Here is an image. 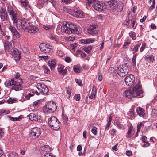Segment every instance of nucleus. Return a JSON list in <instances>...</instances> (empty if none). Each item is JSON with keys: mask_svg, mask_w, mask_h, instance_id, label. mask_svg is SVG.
I'll return each instance as SVG.
<instances>
[{"mask_svg": "<svg viewBox=\"0 0 157 157\" xmlns=\"http://www.w3.org/2000/svg\"><path fill=\"white\" fill-rule=\"evenodd\" d=\"M112 120V117L111 116H110L109 118L108 119L107 123L106 124L105 129H107L108 128L110 125L111 121Z\"/></svg>", "mask_w": 157, "mask_h": 157, "instance_id": "36", "label": "nucleus"}, {"mask_svg": "<svg viewBox=\"0 0 157 157\" xmlns=\"http://www.w3.org/2000/svg\"><path fill=\"white\" fill-rule=\"evenodd\" d=\"M44 111L46 113H52L55 111H53L52 110H51V108L49 107L47 104H46L44 108Z\"/></svg>", "mask_w": 157, "mask_h": 157, "instance_id": "27", "label": "nucleus"}, {"mask_svg": "<svg viewBox=\"0 0 157 157\" xmlns=\"http://www.w3.org/2000/svg\"><path fill=\"white\" fill-rule=\"evenodd\" d=\"M40 102V100H38L35 101L33 103V106L34 107L37 106L39 104Z\"/></svg>", "mask_w": 157, "mask_h": 157, "instance_id": "52", "label": "nucleus"}, {"mask_svg": "<svg viewBox=\"0 0 157 157\" xmlns=\"http://www.w3.org/2000/svg\"><path fill=\"white\" fill-rule=\"evenodd\" d=\"M97 89L96 87L94 85H93V86L92 90V91L91 94L89 96V98L92 99L95 98L96 94Z\"/></svg>", "mask_w": 157, "mask_h": 157, "instance_id": "24", "label": "nucleus"}, {"mask_svg": "<svg viewBox=\"0 0 157 157\" xmlns=\"http://www.w3.org/2000/svg\"><path fill=\"white\" fill-rule=\"evenodd\" d=\"M136 112L140 116L143 117L144 116V109L141 107H139L137 109Z\"/></svg>", "mask_w": 157, "mask_h": 157, "instance_id": "26", "label": "nucleus"}, {"mask_svg": "<svg viewBox=\"0 0 157 157\" xmlns=\"http://www.w3.org/2000/svg\"><path fill=\"white\" fill-rule=\"evenodd\" d=\"M0 17L2 21H7L9 19L6 10L3 8H0Z\"/></svg>", "mask_w": 157, "mask_h": 157, "instance_id": "8", "label": "nucleus"}, {"mask_svg": "<svg viewBox=\"0 0 157 157\" xmlns=\"http://www.w3.org/2000/svg\"><path fill=\"white\" fill-rule=\"evenodd\" d=\"M39 48L40 50L44 52L48 53L52 51V46L49 44L46 43H41Z\"/></svg>", "mask_w": 157, "mask_h": 157, "instance_id": "7", "label": "nucleus"}, {"mask_svg": "<svg viewBox=\"0 0 157 157\" xmlns=\"http://www.w3.org/2000/svg\"><path fill=\"white\" fill-rule=\"evenodd\" d=\"M76 82L77 83L79 86H82V84L81 82V80L78 79H75Z\"/></svg>", "mask_w": 157, "mask_h": 157, "instance_id": "55", "label": "nucleus"}, {"mask_svg": "<svg viewBox=\"0 0 157 157\" xmlns=\"http://www.w3.org/2000/svg\"><path fill=\"white\" fill-rule=\"evenodd\" d=\"M72 16L77 18H82L85 17V13L80 10H74Z\"/></svg>", "mask_w": 157, "mask_h": 157, "instance_id": "13", "label": "nucleus"}, {"mask_svg": "<svg viewBox=\"0 0 157 157\" xmlns=\"http://www.w3.org/2000/svg\"><path fill=\"white\" fill-rule=\"evenodd\" d=\"M41 134V132L39 128L37 127L33 128L31 130V136L33 138H37Z\"/></svg>", "mask_w": 157, "mask_h": 157, "instance_id": "12", "label": "nucleus"}, {"mask_svg": "<svg viewBox=\"0 0 157 157\" xmlns=\"http://www.w3.org/2000/svg\"><path fill=\"white\" fill-rule=\"evenodd\" d=\"M48 123L51 128L55 130H59L61 126L60 122L55 117H52L49 118L48 119Z\"/></svg>", "mask_w": 157, "mask_h": 157, "instance_id": "4", "label": "nucleus"}, {"mask_svg": "<svg viewBox=\"0 0 157 157\" xmlns=\"http://www.w3.org/2000/svg\"><path fill=\"white\" fill-rule=\"evenodd\" d=\"M63 121L64 123L66 124L68 121V118L66 115H63L62 117Z\"/></svg>", "mask_w": 157, "mask_h": 157, "instance_id": "46", "label": "nucleus"}, {"mask_svg": "<svg viewBox=\"0 0 157 157\" xmlns=\"http://www.w3.org/2000/svg\"><path fill=\"white\" fill-rule=\"evenodd\" d=\"M142 93L140 85L137 84L132 90H128L125 91L124 95L128 98L131 99L132 97H136L140 96Z\"/></svg>", "mask_w": 157, "mask_h": 157, "instance_id": "2", "label": "nucleus"}, {"mask_svg": "<svg viewBox=\"0 0 157 157\" xmlns=\"http://www.w3.org/2000/svg\"><path fill=\"white\" fill-rule=\"evenodd\" d=\"M140 44L138 43L134 46V48H133V54H134L136 52L138 51V48L140 46Z\"/></svg>", "mask_w": 157, "mask_h": 157, "instance_id": "37", "label": "nucleus"}, {"mask_svg": "<svg viewBox=\"0 0 157 157\" xmlns=\"http://www.w3.org/2000/svg\"><path fill=\"white\" fill-rule=\"evenodd\" d=\"M44 157H55V156L52 153L49 152H47L45 153L44 154Z\"/></svg>", "mask_w": 157, "mask_h": 157, "instance_id": "44", "label": "nucleus"}, {"mask_svg": "<svg viewBox=\"0 0 157 157\" xmlns=\"http://www.w3.org/2000/svg\"><path fill=\"white\" fill-rule=\"evenodd\" d=\"M130 41H127L125 42L123 45V47L124 48H126L128 47L129 44H130Z\"/></svg>", "mask_w": 157, "mask_h": 157, "instance_id": "56", "label": "nucleus"}, {"mask_svg": "<svg viewBox=\"0 0 157 157\" xmlns=\"http://www.w3.org/2000/svg\"><path fill=\"white\" fill-rule=\"evenodd\" d=\"M94 41V39H82L81 40V42L82 43L88 44L90 43H93Z\"/></svg>", "mask_w": 157, "mask_h": 157, "instance_id": "28", "label": "nucleus"}, {"mask_svg": "<svg viewBox=\"0 0 157 157\" xmlns=\"http://www.w3.org/2000/svg\"><path fill=\"white\" fill-rule=\"evenodd\" d=\"M98 0H86L87 3L89 5L92 4H93L96 2H98Z\"/></svg>", "mask_w": 157, "mask_h": 157, "instance_id": "45", "label": "nucleus"}, {"mask_svg": "<svg viewBox=\"0 0 157 157\" xmlns=\"http://www.w3.org/2000/svg\"><path fill=\"white\" fill-rule=\"evenodd\" d=\"M29 119L32 120H34L38 122H40L42 121L41 117L39 115H36L33 113H31L28 116Z\"/></svg>", "mask_w": 157, "mask_h": 157, "instance_id": "16", "label": "nucleus"}, {"mask_svg": "<svg viewBox=\"0 0 157 157\" xmlns=\"http://www.w3.org/2000/svg\"><path fill=\"white\" fill-rule=\"evenodd\" d=\"M9 85H14L16 86H20V84L19 82H17L16 81L14 80L13 78L12 79L10 82Z\"/></svg>", "mask_w": 157, "mask_h": 157, "instance_id": "29", "label": "nucleus"}, {"mask_svg": "<svg viewBox=\"0 0 157 157\" xmlns=\"http://www.w3.org/2000/svg\"><path fill=\"white\" fill-rule=\"evenodd\" d=\"M70 29L71 32L70 33H77L78 29V27L77 26L72 23H70Z\"/></svg>", "mask_w": 157, "mask_h": 157, "instance_id": "19", "label": "nucleus"}, {"mask_svg": "<svg viewBox=\"0 0 157 157\" xmlns=\"http://www.w3.org/2000/svg\"><path fill=\"white\" fill-rule=\"evenodd\" d=\"M20 86H13L12 87V89L16 91L19 90L20 88Z\"/></svg>", "mask_w": 157, "mask_h": 157, "instance_id": "61", "label": "nucleus"}, {"mask_svg": "<svg viewBox=\"0 0 157 157\" xmlns=\"http://www.w3.org/2000/svg\"><path fill=\"white\" fill-rule=\"evenodd\" d=\"M57 55L60 57H62L64 55V53L61 50H58L57 51Z\"/></svg>", "mask_w": 157, "mask_h": 157, "instance_id": "47", "label": "nucleus"}, {"mask_svg": "<svg viewBox=\"0 0 157 157\" xmlns=\"http://www.w3.org/2000/svg\"><path fill=\"white\" fill-rule=\"evenodd\" d=\"M107 7L113 12H121L123 10V7L121 6H119L118 7L117 2L115 0H111L109 1L107 5Z\"/></svg>", "mask_w": 157, "mask_h": 157, "instance_id": "5", "label": "nucleus"}, {"mask_svg": "<svg viewBox=\"0 0 157 157\" xmlns=\"http://www.w3.org/2000/svg\"><path fill=\"white\" fill-rule=\"evenodd\" d=\"M12 34L16 38H19L20 37L21 35L17 30L14 33H12Z\"/></svg>", "mask_w": 157, "mask_h": 157, "instance_id": "34", "label": "nucleus"}, {"mask_svg": "<svg viewBox=\"0 0 157 157\" xmlns=\"http://www.w3.org/2000/svg\"><path fill=\"white\" fill-rule=\"evenodd\" d=\"M92 132L95 135L97 134V128L96 127H93L91 130Z\"/></svg>", "mask_w": 157, "mask_h": 157, "instance_id": "51", "label": "nucleus"}, {"mask_svg": "<svg viewBox=\"0 0 157 157\" xmlns=\"http://www.w3.org/2000/svg\"><path fill=\"white\" fill-rule=\"evenodd\" d=\"M36 88L42 94L46 95L49 91L48 88L44 84L38 83L37 85Z\"/></svg>", "mask_w": 157, "mask_h": 157, "instance_id": "6", "label": "nucleus"}, {"mask_svg": "<svg viewBox=\"0 0 157 157\" xmlns=\"http://www.w3.org/2000/svg\"><path fill=\"white\" fill-rule=\"evenodd\" d=\"M4 131L3 129L0 128V138H2L3 136Z\"/></svg>", "mask_w": 157, "mask_h": 157, "instance_id": "57", "label": "nucleus"}, {"mask_svg": "<svg viewBox=\"0 0 157 157\" xmlns=\"http://www.w3.org/2000/svg\"><path fill=\"white\" fill-rule=\"evenodd\" d=\"M63 10L72 16L74 10H71L69 7H65L63 8Z\"/></svg>", "mask_w": 157, "mask_h": 157, "instance_id": "30", "label": "nucleus"}, {"mask_svg": "<svg viewBox=\"0 0 157 157\" xmlns=\"http://www.w3.org/2000/svg\"><path fill=\"white\" fill-rule=\"evenodd\" d=\"M58 70L59 73L62 75L66 74L67 72V70L65 68V67L62 65H60L58 66Z\"/></svg>", "mask_w": 157, "mask_h": 157, "instance_id": "20", "label": "nucleus"}, {"mask_svg": "<svg viewBox=\"0 0 157 157\" xmlns=\"http://www.w3.org/2000/svg\"><path fill=\"white\" fill-rule=\"evenodd\" d=\"M9 157H18V156L16 153L14 152L10 153L9 155Z\"/></svg>", "mask_w": 157, "mask_h": 157, "instance_id": "49", "label": "nucleus"}, {"mask_svg": "<svg viewBox=\"0 0 157 157\" xmlns=\"http://www.w3.org/2000/svg\"><path fill=\"white\" fill-rule=\"evenodd\" d=\"M116 125L117 127L120 129H124V128L123 126L122 125L120 124L119 123H116Z\"/></svg>", "mask_w": 157, "mask_h": 157, "instance_id": "59", "label": "nucleus"}, {"mask_svg": "<svg viewBox=\"0 0 157 157\" xmlns=\"http://www.w3.org/2000/svg\"><path fill=\"white\" fill-rule=\"evenodd\" d=\"M70 24L69 23L64 21L62 23L61 26V30L62 32H65L66 33H70L71 31L70 29Z\"/></svg>", "mask_w": 157, "mask_h": 157, "instance_id": "10", "label": "nucleus"}, {"mask_svg": "<svg viewBox=\"0 0 157 157\" xmlns=\"http://www.w3.org/2000/svg\"><path fill=\"white\" fill-rule=\"evenodd\" d=\"M152 116L154 117L157 116V110L153 109L152 111Z\"/></svg>", "mask_w": 157, "mask_h": 157, "instance_id": "43", "label": "nucleus"}, {"mask_svg": "<svg viewBox=\"0 0 157 157\" xmlns=\"http://www.w3.org/2000/svg\"><path fill=\"white\" fill-rule=\"evenodd\" d=\"M134 133V132L133 128L132 126H131L128 130L125 136L127 138H130L133 135Z\"/></svg>", "mask_w": 157, "mask_h": 157, "instance_id": "22", "label": "nucleus"}, {"mask_svg": "<svg viewBox=\"0 0 157 157\" xmlns=\"http://www.w3.org/2000/svg\"><path fill=\"white\" fill-rule=\"evenodd\" d=\"M9 29L11 32L12 33H14L17 30L15 27L14 26L12 25L10 26Z\"/></svg>", "mask_w": 157, "mask_h": 157, "instance_id": "40", "label": "nucleus"}, {"mask_svg": "<svg viewBox=\"0 0 157 157\" xmlns=\"http://www.w3.org/2000/svg\"><path fill=\"white\" fill-rule=\"evenodd\" d=\"M17 101V100L16 99L10 98L9 99L7 100V101L8 103L12 104L15 102Z\"/></svg>", "mask_w": 157, "mask_h": 157, "instance_id": "39", "label": "nucleus"}, {"mask_svg": "<svg viewBox=\"0 0 157 157\" xmlns=\"http://www.w3.org/2000/svg\"><path fill=\"white\" fill-rule=\"evenodd\" d=\"M92 49V47L91 46H86L83 48L84 50L87 53H89L90 52Z\"/></svg>", "mask_w": 157, "mask_h": 157, "instance_id": "33", "label": "nucleus"}, {"mask_svg": "<svg viewBox=\"0 0 157 157\" xmlns=\"http://www.w3.org/2000/svg\"><path fill=\"white\" fill-rule=\"evenodd\" d=\"M144 143V144L142 145V147H148L150 145V144L148 142H146Z\"/></svg>", "mask_w": 157, "mask_h": 157, "instance_id": "63", "label": "nucleus"}, {"mask_svg": "<svg viewBox=\"0 0 157 157\" xmlns=\"http://www.w3.org/2000/svg\"><path fill=\"white\" fill-rule=\"evenodd\" d=\"M12 57L14 58L16 61L19 60L21 57L20 53L16 49H11L10 52Z\"/></svg>", "mask_w": 157, "mask_h": 157, "instance_id": "11", "label": "nucleus"}, {"mask_svg": "<svg viewBox=\"0 0 157 157\" xmlns=\"http://www.w3.org/2000/svg\"><path fill=\"white\" fill-rule=\"evenodd\" d=\"M143 126V124L142 122H140L137 126V131H140L141 127Z\"/></svg>", "mask_w": 157, "mask_h": 157, "instance_id": "54", "label": "nucleus"}, {"mask_svg": "<svg viewBox=\"0 0 157 157\" xmlns=\"http://www.w3.org/2000/svg\"><path fill=\"white\" fill-rule=\"evenodd\" d=\"M135 79L134 75L132 74L128 75L125 78V81L126 85L128 86H132L135 81Z\"/></svg>", "mask_w": 157, "mask_h": 157, "instance_id": "9", "label": "nucleus"}, {"mask_svg": "<svg viewBox=\"0 0 157 157\" xmlns=\"http://www.w3.org/2000/svg\"><path fill=\"white\" fill-rule=\"evenodd\" d=\"M49 107L51 108V110L53 111H55L57 107L56 104L52 101H50L46 104Z\"/></svg>", "mask_w": 157, "mask_h": 157, "instance_id": "23", "label": "nucleus"}, {"mask_svg": "<svg viewBox=\"0 0 157 157\" xmlns=\"http://www.w3.org/2000/svg\"><path fill=\"white\" fill-rule=\"evenodd\" d=\"M98 79L100 81H101L102 80L103 77L102 74L101 73H99L98 75Z\"/></svg>", "mask_w": 157, "mask_h": 157, "instance_id": "58", "label": "nucleus"}, {"mask_svg": "<svg viewBox=\"0 0 157 157\" xmlns=\"http://www.w3.org/2000/svg\"><path fill=\"white\" fill-rule=\"evenodd\" d=\"M21 5L26 9H29L30 8V6L27 0H20Z\"/></svg>", "mask_w": 157, "mask_h": 157, "instance_id": "18", "label": "nucleus"}, {"mask_svg": "<svg viewBox=\"0 0 157 157\" xmlns=\"http://www.w3.org/2000/svg\"><path fill=\"white\" fill-rule=\"evenodd\" d=\"M129 35L132 38V39L134 40L136 39V38L135 36V33L131 32L129 33Z\"/></svg>", "mask_w": 157, "mask_h": 157, "instance_id": "48", "label": "nucleus"}, {"mask_svg": "<svg viewBox=\"0 0 157 157\" xmlns=\"http://www.w3.org/2000/svg\"><path fill=\"white\" fill-rule=\"evenodd\" d=\"M146 45V44L145 43H143L142 44V45L141 47L140 48V52H142L144 49L145 46Z\"/></svg>", "mask_w": 157, "mask_h": 157, "instance_id": "50", "label": "nucleus"}, {"mask_svg": "<svg viewBox=\"0 0 157 157\" xmlns=\"http://www.w3.org/2000/svg\"><path fill=\"white\" fill-rule=\"evenodd\" d=\"M4 47L5 51L6 53H9L10 52L11 49L10 44L9 42H5L4 44Z\"/></svg>", "mask_w": 157, "mask_h": 157, "instance_id": "21", "label": "nucleus"}, {"mask_svg": "<svg viewBox=\"0 0 157 157\" xmlns=\"http://www.w3.org/2000/svg\"><path fill=\"white\" fill-rule=\"evenodd\" d=\"M111 70H113L115 73H117L120 76L123 77L125 76L129 72V69L127 64H124V66L121 68L119 67H111Z\"/></svg>", "mask_w": 157, "mask_h": 157, "instance_id": "3", "label": "nucleus"}, {"mask_svg": "<svg viewBox=\"0 0 157 157\" xmlns=\"http://www.w3.org/2000/svg\"><path fill=\"white\" fill-rule=\"evenodd\" d=\"M22 116L20 115L18 117L14 118L12 117H10L9 118L10 120L12 121H20L22 118Z\"/></svg>", "mask_w": 157, "mask_h": 157, "instance_id": "32", "label": "nucleus"}, {"mask_svg": "<svg viewBox=\"0 0 157 157\" xmlns=\"http://www.w3.org/2000/svg\"><path fill=\"white\" fill-rule=\"evenodd\" d=\"M74 98L76 99L77 101H79L80 99V95L79 94L75 95Z\"/></svg>", "mask_w": 157, "mask_h": 157, "instance_id": "62", "label": "nucleus"}, {"mask_svg": "<svg viewBox=\"0 0 157 157\" xmlns=\"http://www.w3.org/2000/svg\"><path fill=\"white\" fill-rule=\"evenodd\" d=\"M76 53L78 55L80 54L81 56L83 57H85L86 55V54L84 52L79 50L77 51Z\"/></svg>", "mask_w": 157, "mask_h": 157, "instance_id": "38", "label": "nucleus"}, {"mask_svg": "<svg viewBox=\"0 0 157 157\" xmlns=\"http://www.w3.org/2000/svg\"><path fill=\"white\" fill-rule=\"evenodd\" d=\"M87 30L88 33L91 35L97 34L98 32V28L94 25H90Z\"/></svg>", "mask_w": 157, "mask_h": 157, "instance_id": "15", "label": "nucleus"}, {"mask_svg": "<svg viewBox=\"0 0 157 157\" xmlns=\"http://www.w3.org/2000/svg\"><path fill=\"white\" fill-rule=\"evenodd\" d=\"M93 7L96 10L101 11L103 9V3L100 1L96 2L92 5Z\"/></svg>", "mask_w": 157, "mask_h": 157, "instance_id": "14", "label": "nucleus"}, {"mask_svg": "<svg viewBox=\"0 0 157 157\" xmlns=\"http://www.w3.org/2000/svg\"><path fill=\"white\" fill-rule=\"evenodd\" d=\"M33 96L34 94H32L30 93H29L28 95L25 96V98L27 100H29L30 99V97Z\"/></svg>", "mask_w": 157, "mask_h": 157, "instance_id": "53", "label": "nucleus"}, {"mask_svg": "<svg viewBox=\"0 0 157 157\" xmlns=\"http://www.w3.org/2000/svg\"><path fill=\"white\" fill-rule=\"evenodd\" d=\"M126 155L128 156H130L132 154V152L131 151H128L126 152Z\"/></svg>", "mask_w": 157, "mask_h": 157, "instance_id": "64", "label": "nucleus"}, {"mask_svg": "<svg viewBox=\"0 0 157 157\" xmlns=\"http://www.w3.org/2000/svg\"><path fill=\"white\" fill-rule=\"evenodd\" d=\"M7 6V12L13 23L16 25L18 30L26 31L30 25L28 21L25 19H20L17 11L11 5H8Z\"/></svg>", "mask_w": 157, "mask_h": 157, "instance_id": "1", "label": "nucleus"}, {"mask_svg": "<svg viewBox=\"0 0 157 157\" xmlns=\"http://www.w3.org/2000/svg\"><path fill=\"white\" fill-rule=\"evenodd\" d=\"M38 30V29L36 26L31 25H30L26 31L30 33H35Z\"/></svg>", "mask_w": 157, "mask_h": 157, "instance_id": "17", "label": "nucleus"}, {"mask_svg": "<svg viewBox=\"0 0 157 157\" xmlns=\"http://www.w3.org/2000/svg\"><path fill=\"white\" fill-rule=\"evenodd\" d=\"M147 60L150 62H153L154 61V56L151 55H147L146 56Z\"/></svg>", "mask_w": 157, "mask_h": 157, "instance_id": "31", "label": "nucleus"}, {"mask_svg": "<svg viewBox=\"0 0 157 157\" xmlns=\"http://www.w3.org/2000/svg\"><path fill=\"white\" fill-rule=\"evenodd\" d=\"M43 149L46 153H47L48 151H50V147L48 145H45L43 147Z\"/></svg>", "mask_w": 157, "mask_h": 157, "instance_id": "42", "label": "nucleus"}, {"mask_svg": "<svg viewBox=\"0 0 157 157\" xmlns=\"http://www.w3.org/2000/svg\"><path fill=\"white\" fill-rule=\"evenodd\" d=\"M43 68L44 71V72L46 74H49L50 72V71L49 69L46 66H43Z\"/></svg>", "mask_w": 157, "mask_h": 157, "instance_id": "41", "label": "nucleus"}, {"mask_svg": "<svg viewBox=\"0 0 157 157\" xmlns=\"http://www.w3.org/2000/svg\"><path fill=\"white\" fill-rule=\"evenodd\" d=\"M73 69L74 72L76 73H79L81 71L80 67L77 65H75Z\"/></svg>", "mask_w": 157, "mask_h": 157, "instance_id": "35", "label": "nucleus"}, {"mask_svg": "<svg viewBox=\"0 0 157 157\" xmlns=\"http://www.w3.org/2000/svg\"><path fill=\"white\" fill-rule=\"evenodd\" d=\"M56 60L53 59L49 60L48 62V63L50 66L51 69H53L56 66Z\"/></svg>", "mask_w": 157, "mask_h": 157, "instance_id": "25", "label": "nucleus"}, {"mask_svg": "<svg viewBox=\"0 0 157 157\" xmlns=\"http://www.w3.org/2000/svg\"><path fill=\"white\" fill-rule=\"evenodd\" d=\"M65 60L66 62L68 63L70 62L71 61V58L68 56H67L65 58Z\"/></svg>", "mask_w": 157, "mask_h": 157, "instance_id": "60", "label": "nucleus"}]
</instances>
